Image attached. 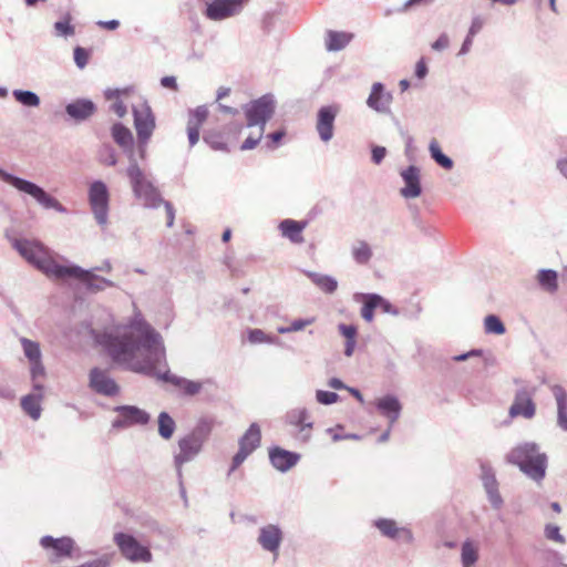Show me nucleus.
Here are the masks:
<instances>
[{
  "instance_id": "1",
  "label": "nucleus",
  "mask_w": 567,
  "mask_h": 567,
  "mask_svg": "<svg viewBox=\"0 0 567 567\" xmlns=\"http://www.w3.org/2000/svg\"><path fill=\"white\" fill-rule=\"evenodd\" d=\"M133 317L126 324L97 332L90 329L94 341L102 346L112 360L123 368L146 375H154L171 382L186 395H196L203 389V382L193 381L162 371L165 363V347L162 336L145 321L133 305Z\"/></svg>"
},
{
  "instance_id": "2",
  "label": "nucleus",
  "mask_w": 567,
  "mask_h": 567,
  "mask_svg": "<svg viewBox=\"0 0 567 567\" xmlns=\"http://www.w3.org/2000/svg\"><path fill=\"white\" fill-rule=\"evenodd\" d=\"M11 245L27 262L49 278L64 279L68 266L58 264L53 251L40 240L13 238Z\"/></svg>"
},
{
  "instance_id": "3",
  "label": "nucleus",
  "mask_w": 567,
  "mask_h": 567,
  "mask_svg": "<svg viewBox=\"0 0 567 567\" xmlns=\"http://www.w3.org/2000/svg\"><path fill=\"white\" fill-rule=\"evenodd\" d=\"M125 174L135 199L145 208H158L164 203L150 174L140 165L135 152L128 154Z\"/></svg>"
},
{
  "instance_id": "4",
  "label": "nucleus",
  "mask_w": 567,
  "mask_h": 567,
  "mask_svg": "<svg viewBox=\"0 0 567 567\" xmlns=\"http://www.w3.org/2000/svg\"><path fill=\"white\" fill-rule=\"evenodd\" d=\"M506 461L516 465L528 478L536 483L544 480L547 470V455L534 442H525L513 447Z\"/></svg>"
},
{
  "instance_id": "5",
  "label": "nucleus",
  "mask_w": 567,
  "mask_h": 567,
  "mask_svg": "<svg viewBox=\"0 0 567 567\" xmlns=\"http://www.w3.org/2000/svg\"><path fill=\"white\" fill-rule=\"evenodd\" d=\"M0 179L14 187L20 193L31 196L44 209H53L66 214L68 209L55 197L47 193L41 186L28 179L14 176L0 167Z\"/></svg>"
},
{
  "instance_id": "6",
  "label": "nucleus",
  "mask_w": 567,
  "mask_h": 567,
  "mask_svg": "<svg viewBox=\"0 0 567 567\" xmlns=\"http://www.w3.org/2000/svg\"><path fill=\"white\" fill-rule=\"evenodd\" d=\"M134 126L137 134V151L141 161L146 157L147 143L155 130V117L150 105L141 102L133 105Z\"/></svg>"
},
{
  "instance_id": "7",
  "label": "nucleus",
  "mask_w": 567,
  "mask_h": 567,
  "mask_svg": "<svg viewBox=\"0 0 567 567\" xmlns=\"http://www.w3.org/2000/svg\"><path fill=\"white\" fill-rule=\"evenodd\" d=\"M87 199L94 220L105 230L109 226L110 192L103 181H94L90 184Z\"/></svg>"
},
{
  "instance_id": "8",
  "label": "nucleus",
  "mask_w": 567,
  "mask_h": 567,
  "mask_svg": "<svg viewBox=\"0 0 567 567\" xmlns=\"http://www.w3.org/2000/svg\"><path fill=\"white\" fill-rule=\"evenodd\" d=\"M121 555L134 564H148L153 560V555L147 545L142 544L134 535L128 533H115L113 537Z\"/></svg>"
},
{
  "instance_id": "9",
  "label": "nucleus",
  "mask_w": 567,
  "mask_h": 567,
  "mask_svg": "<svg viewBox=\"0 0 567 567\" xmlns=\"http://www.w3.org/2000/svg\"><path fill=\"white\" fill-rule=\"evenodd\" d=\"M275 97L271 94L251 101L244 106L248 127H257L265 131L266 123L275 113Z\"/></svg>"
},
{
  "instance_id": "10",
  "label": "nucleus",
  "mask_w": 567,
  "mask_h": 567,
  "mask_svg": "<svg viewBox=\"0 0 567 567\" xmlns=\"http://www.w3.org/2000/svg\"><path fill=\"white\" fill-rule=\"evenodd\" d=\"M249 0H206L203 16L213 22H221L241 14Z\"/></svg>"
},
{
  "instance_id": "11",
  "label": "nucleus",
  "mask_w": 567,
  "mask_h": 567,
  "mask_svg": "<svg viewBox=\"0 0 567 567\" xmlns=\"http://www.w3.org/2000/svg\"><path fill=\"white\" fill-rule=\"evenodd\" d=\"M39 545L48 560L52 564H59L71 558L76 547L75 540L69 536L53 537L45 535L40 538Z\"/></svg>"
},
{
  "instance_id": "12",
  "label": "nucleus",
  "mask_w": 567,
  "mask_h": 567,
  "mask_svg": "<svg viewBox=\"0 0 567 567\" xmlns=\"http://www.w3.org/2000/svg\"><path fill=\"white\" fill-rule=\"evenodd\" d=\"M113 411L116 417L112 421V427L116 430L146 425L151 420V415L145 410L135 405H117Z\"/></svg>"
},
{
  "instance_id": "13",
  "label": "nucleus",
  "mask_w": 567,
  "mask_h": 567,
  "mask_svg": "<svg viewBox=\"0 0 567 567\" xmlns=\"http://www.w3.org/2000/svg\"><path fill=\"white\" fill-rule=\"evenodd\" d=\"M65 278H75L81 280L85 288L91 292H100L105 290L106 288H113L115 287V282L97 276L94 274L93 270L83 269L82 267L78 265H69L64 271V279Z\"/></svg>"
},
{
  "instance_id": "14",
  "label": "nucleus",
  "mask_w": 567,
  "mask_h": 567,
  "mask_svg": "<svg viewBox=\"0 0 567 567\" xmlns=\"http://www.w3.org/2000/svg\"><path fill=\"white\" fill-rule=\"evenodd\" d=\"M284 530L278 524H265L258 528L256 542L260 548L272 555L276 560L284 543Z\"/></svg>"
},
{
  "instance_id": "15",
  "label": "nucleus",
  "mask_w": 567,
  "mask_h": 567,
  "mask_svg": "<svg viewBox=\"0 0 567 567\" xmlns=\"http://www.w3.org/2000/svg\"><path fill=\"white\" fill-rule=\"evenodd\" d=\"M204 445V442L188 433L178 440L177 452L174 454V465L179 477H182L183 465L194 461L202 453Z\"/></svg>"
},
{
  "instance_id": "16",
  "label": "nucleus",
  "mask_w": 567,
  "mask_h": 567,
  "mask_svg": "<svg viewBox=\"0 0 567 567\" xmlns=\"http://www.w3.org/2000/svg\"><path fill=\"white\" fill-rule=\"evenodd\" d=\"M372 525L379 533L391 540L412 544L414 536L412 530L406 526H400L396 520L391 518L379 517L373 520Z\"/></svg>"
},
{
  "instance_id": "17",
  "label": "nucleus",
  "mask_w": 567,
  "mask_h": 567,
  "mask_svg": "<svg viewBox=\"0 0 567 567\" xmlns=\"http://www.w3.org/2000/svg\"><path fill=\"white\" fill-rule=\"evenodd\" d=\"M340 111L338 105H327L319 109L316 131L323 143H329L334 134V121Z\"/></svg>"
},
{
  "instance_id": "18",
  "label": "nucleus",
  "mask_w": 567,
  "mask_h": 567,
  "mask_svg": "<svg viewBox=\"0 0 567 567\" xmlns=\"http://www.w3.org/2000/svg\"><path fill=\"white\" fill-rule=\"evenodd\" d=\"M89 386L97 394L115 396L120 393V386L111 378L109 371L93 368L89 374Z\"/></svg>"
},
{
  "instance_id": "19",
  "label": "nucleus",
  "mask_w": 567,
  "mask_h": 567,
  "mask_svg": "<svg viewBox=\"0 0 567 567\" xmlns=\"http://www.w3.org/2000/svg\"><path fill=\"white\" fill-rule=\"evenodd\" d=\"M535 389L522 388L514 398L509 408V415L512 417L522 416L524 419H532L536 413V405L533 401Z\"/></svg>"
},
{
  "instance_id": "20",
  "label": "nucleus",
  "mask_w": 567,
  "mask_h": 567,
  "mask_svg": "<svg viewBox=\"0 0 567 567\" xmlns=\"http://www.w3.org/2000/svg\"><path fill=\"white\" fill-rule=\"evenodd\" d=\"M400 176L404 183V186L400 189V195L403 198L412 199L422 194L420 167L410 165L401 171Z\"/></svg>"
},
{
  "instance_id": "21",
  "label": "nucleus",
  "mask_w": 567,
  "mask_h": 567,
  "mask_svg": "<svg viewBox=\"0 0 567 567\" xmlns=\"http://www.w3.org/2000/svg\"><path fill=\"white\" fill-rule=\"evenodd\" d=\"M481 478L487 499L494 509L502 508L504 501L498 489V482L492 466L482 464Z\"/></svg>"
},
{
  "instance_id": "22",
  "label": "nucleus",
  "mask_w": 567,
  "mask_h": 567,
  "mask_svg": "<svg viewBox=\"0 0 567 567\" xmlns=\"http://www.w3.org/2000/svg\"><path fill=\"white\" fill-rule=\"evenodd\" d=\"M392 100V93L385 91L382 83L375 82L371 86V92L367 99V105L378 113L386 114L390 112Z\"/></svg>"
},
{
  "instance_id": "23",
  "label": "nucleus",
  "mask_w": 567,
  "mask_h": 567,
  "mask_svg": "<svg viewBox=\"0 0 567 567\" xmlns=\"http://www.w3.org/2000/svg\"><path fill=\"white\" fill-rule=\"evenodd\" d=\"M374 405L390 425H393L401 415L402 404L395 395L386 394L381 396L375 400Z\"/></svg>"
},
{
  "instance_id": "24",
  "label": "nucleus",
  "mask_w": 567,
  "mask_h": 567,
  "mask_svg": "<svg viewBox=\"0 0 567 567\" xmlns=\"http://www.w3.org/2000/svg\"><path fill=\"white\" fill-rule=\"evenodd\" d=\"M300 455L281 447H272L269 451V460L272 466L279 472H288L299 461Z\"/></svg>"
},
{
  "instance_id": "25",
  "label": "nucleus",
  "mask_w": 567,
  "mask_h": 567,
  "mask_svg": "<svg viewBox=\"0 0 567 567\" xmlns=\"http://www.w3.org/2000/svg\"><path fill=\"white\" fill-rule=\"evenodd\" d=\"M65 112L71 118L82 122L94 114L95 105L90 100L79 99L66 104Z\"/></svg>"
},
{
  "instance_id": "26",
  "label": "nucleus",
  "mask_w": 567,
  "mask_h": 567,
  "mask_svg": "<svg viewBox=\"0 0 567 567\" xmlns=\"http://www.w3.org/2000/svg\"><path fill=\"white\" fill-rule=\"evenodd\" d=\"M306 226V221H298L288 218L281 220L278 225V228L281 236L289 239L292 244H302L305 241L302 231Z\"/></svg>"
},
{
  "instance_id": "27",
  "label": "nucleus",
  "mask_w": 567,
  "mask_h": 567,
  "mask_svg": "<svg viewBox=\"0 0 567 567\" xmlns=\"http://www.w3.org/2000/svg\"><path fill=\"white\" fill-rule=\"evenodd\" d=\"M551 392L557 405V425L567 432V392L558 384L551 386Z\"/></svg>"
},
{
  "instance_id": "28",
  "label": "nucleus",
  "mask_w": 567,
  "mask_h": 567,
  "mask_svg": "<svg viewBox=\"0 0 567 567\" xmlns=\"http://www.w3.org/2000/svg\"><path fill=\"white\" fill-rule=\"evenodd\" d=\"M480 559V544L473 539H465L461 545V566L462 567H478Z\"/></svg>"
},
{
  "instance_id": "29",
  "label": "nucleus",
  "mask_w": 567,
  "mask_h": 567,
  "mask_svg": "<svg viewBox=\"0 0 567 567\" xmlns=\"http://www.w3.org/2000/svg\"><path fill=\"white\" fill-rule=\"evenodd\" d=\"M350 254L353 261L360 266L368 265L373 257L372 247L363 239H357L352 243Z\"/></svg>"
},
{
  "instance_id": "30",
  "label": "nucleus",
  "mask_w": 567,
  "mask_h": 567,
  "mask_svg": "<svg viewBox=\"0 0 567 567\" xmlns=\"http://www.w3.org/2000/svg\"><path fill=\"white\" fill-rule=\"evenodd\" d=\"M112 137L114 142L123 148L128 156L130 152L133 151V134L132 132L121 123H116L112 126Z\"/></svg>"
},
{
  "instance_id": "31",
  "label": "nucleus",
  "mask_w": 567,
  "mask_h": 567,
  "mask_svg": "<svg viewBox=\"0 0 567 567\" xmlns=\"http://www.w3.org/2000/svg\"><path fill=\"white\" fill-rule=\"evenodd\" d=\"M261 430L258 423H251L244 435L239 439V446L246 447L249 453H252L260 446Z\"/></svg>"
},
{
  "instance_id": "32",
  "label": "nucleus",
  "mask_w": 567,
  "mask_h": 567,
  "mask_svg": "<svg viewBox=\"0 0 567 567\" xmlns=\"http://www.w3.org/2000/svg\"><path fill=\"white\" fill-rule=\"evenodd\" d=\"M352 38L351 33L330 30L326 34V49L330 52L340 51L350 43Z\"/></svg>"
},
{
  "instance_id": "33",
  "label": "nucleus",
  "mask_w": 567,
  "mask_h": 567,
  "mask_svg": "<svg viewBox=\"0 0 567 567\" xmlns=\"http://www.w3.org/2000/svg\"><path fill=\"white\" fill-rule=\"evenodd\" d=\"M536 281L547 293H555L558 290V272L554 269H539L536 274Z\"/></svg>"
},
{
  "instance_id": "34",
  "label": "nucleus",
  "mask_w": 567,
  "mask_h": 567,
  "mask_svg": "<svg viewBox=\"0 0 567 567\" xmlns=\"http://www.w3.org/2000/svg\"><path fill=\"white\" fill-rule=\"evenodd\" d=\"M355 301L363 300L361 308V317L367 321L371 322L374 318V310L379 308L380 295L377 293H357L354 296Z\"/></svg>"
},
{
  "instance_id": "35",
  "label": "nucleus",
  "mask_w": 567,
  "mask_h": 567,
  "mask_svg": "<svg viewBox=\"0 0 567 567\" xmlns=\"http://www.w3.org/2000/svg\"><path fill=\"white\" fill-rule=\"evenodd\" d=\"M131 92L130 87L125 89H115V90H107L105 92V97L109 101H113L111 105V110L118 116L124 117L127 113L126 105L121 100V96H127Z\"/></svg>"
},
{
  "instance_id": "36",
  "label": "nucleus",
  "mask_w": 567,
  "mask_h": 567,
  "mask_svg": "<svg viewBox=\"0 0 567 567\" xmlns=\"http://www.w3.org/2000/svg\"><path fill=\"white\" fill-rule=\"evenodd\" d=\"M42 400L40 394H27L21 399V409L33 421H38L42 414Z\"/></svg>"
},
{
  "instance_id": "37",
  "label": "nucleus",
  "mask_w": 567,
  "mask_h": 567,
  "mask_svg": "<svg viewBox=\"0 0 567 567\" xmlns=\"http://www.w3.org/2000/svg\"><path fill=\"white\" fill-rule=\"evenodd\" d=\"M306 275L324 293L331 295L338 289V280L332 276L315 271H307Z\"/></svg>"
},
{
  "instance_id": "38",
  "label": "nucleus",
  "mask_w": 567,
  "mask_h": 567,
  "mask_svg": "<svg viewBox=\"0 0 567 567\" xmlns=\"http://www.w3.org/2000/svg\"><path fill=\"white\" fill-rule=\"evenodd\" d=\"M215 425V421L212 417L203 416L200 417L192 431L188 433L189 435L198 439L199 441L206 443Z\"/></svg>"
},
{
  "instance_id": "39",
  "label": "nucleus",
  "mask_w": 567,
  "mask_h": 567,
  "mask_svg": "<svg viewBox=\"0 0 567 567\" xmlns=\"http://www.w3.org/2000/svg\"><path fill=\"white\" fill-rule=\"evenodd\" d=\"M12 95L18 103L25 107L40 106L41 100L33 91L16 89L12 91Z\"/></svg>"
},
{
  "instance_id": "40",
  "label": "nucleus",
  "mask_w": 567,
  "mask_h": 567,
  "mask_svg": "<svg viewBox=\"0 0 567 567\" xmlns=\"http://www.w3.org/2000/svg\"><path fill=\"white\" fill-rule=\"evenodd\" d=\"M158 434L164 440H169L176 429V423L167 412H161L157 417Z\"/></svg>"
},
{
  "instance_id": "41",
  "label": "nucleus",
  "mask_w": 567,
  "mask_h": 567,
  "mask_svg": "<svg viewBox=\"0 0 567 567\" xmlns=\"http://www.w3.org/2000/svg\"><path fill=\"white\" fill-rule=\"evenodd\" d=\"M20 343L23 354L28 359L29 363L41 360L42 353L39 342L22 337L20 338Z\"/></svg>"
},
{
  "instance_id": "42",
  "label": "nucleus",
  "mask_w": 567,
  "mask_h": 567,
  "mask_svg": "<svg viewBox=\"0 0 567 567\" xmlns=\"http://www.w3.org/2000/svg\"><path fill=\"white\" fill-rule=\"evenodd\" d=\"M429 151H430L431 157L441 167H443L444 169L453 168V161L442 152L436 140H432L430 142Z\"/></svg>"
},
{
  "instance_id": "43",
  "label": "nucleus",
  "mask_w": 567,
  "mask_h": 567,
  "mask_svg": "<svg viewBox=\"0 0 567 567\" xmlns=\"http://www.w3.org/2000/svg\"><path fill=\"white\" fill-rule=\"evenodd\" d=\"M247 340L251 344H278V338L266 333L261 329H249L247 331Z\"/></svg>"
},
{
  "instance_id": "44",
  "label": "nucleus",
  "mask_w": 567,
  "mask_h": 567,
  "mask_svg": "<svg viewBox=\"0 0 567 567\" xmlns=\"http://www.w3.org/2000/svg\"><path fill=\"white\" fill-rule=\"evenodd\" d=\"M287 422L296 427L310 421V412L306 408H297L287 413Z\"/></svg>"
},
{
  "instance_id": "45",
  "label": "nucleus",
  "mask_w": 567,
  "mask_h": 567,
  "mask_svg": "<svg viewBox=\"0 0 567 567\" xmlns=\"http://www.w3.org/2000/svg\"><path fill=\"white\" fill-rule=\"evenodd\" d=\"M484 330L491 334H504L506 329L502 320L495 315H488L484 319Z\"/></svg>"
},
{
  "instance_id": "46",
  "label": "nucleus",
  "mask_w": 567,
  "mask_h": 567,
  "mask_svg": "<svg viewBox=\"0 0 567 567\" xmlns=\"http://www.w3.org/2000/svg\"><path fill=\"white\" fill-rule=\"evenodd\" d=\"M70 21V16H66L63 20L56 21L53 25L54 35L59 38L73 37L75 33V28L71 24Z\"/></svg>"
},
{
  "instance_id": "47",
  "label": "nucleus",
  "mask_w": 567,
  "mask_h": 567,
  "mask_svg": "<svg viewBox=\"0 0 567 567\" xmlns=\"http://www.w3.org/2000/svg\"><path fill=\"white\" fill-rule=\"evenodd\" d=\"M208 117V109L206 105H199L189 111L187 125L200 127Z\"/></svg>"
},
{
  "instance_id": "48",
  "label": "nucleus",
  "mask_w": 567,
  "mask_h": 567,
  "mask_svg": "<svg viewBox=\"0 0 567 567\" xmlns=\"http://www.w3.org/2000/svg\"><path fill=\"white\" fill-rule=\"evenodd\" d=\"M315 322V318H306V319H296L288 327H278V333L286 334L291 332H298L303 330L306 327L312 324Z\"/></svg>"
},
{
  "instance_id": "49",
  "label": "nucleus",
  "mask_w": 567,
  "mask_h": 567,
  "mask_svg": "<svg viewBox=\"0 0 567 567\" xmlns=\"http://www.w3.org/2000/svg\"><path fill=\"white\" fill-rule=\"evenodd\" d=\"M544 535L548 540H553L558 544H565L566 538L560 534V528L554 524H547L544 528Z\"/></svg>"
},
{
  "instance_id": "50",
  "label": "nucleus",
  "mask_w": 567,
  "mask_h": 567,
  "mask_svg": "<svg viewBox=\"0 0 567 567\" xmlns=\"http://www.w3.org/2000/svg\"><path fill=\"white\" fill-rule=\"evenodd\" d=\"M316 400L318 403L322 405H331L339 400V395L336 392L317 390L316 391Z\"/></svg>"
},
{
  "instance_id": "51",
  "label": "nucleus",
  "mask_w": 567,
  "mask_h": 567,
  "mask_svg": "<svg viewBox=\"0 0 567 567\" xmlns=\"http://www.w3.org/2000/svg\"><path fill=\"white\" fill-rule=\"evenodd\" d=\"M100 162L106 166H115L117 164L115 151L111 147H104L100 153Z\"/></svg>"
},
{
  "instance_id": "52",
  "label": "nucleus",
  "mask_w": 567,
  "mask_h": 567,
  "mask_svg": "<svg viewBox=\"0 0 567 567\" xmlns=\"http://www.w3.org/2000/svg\"><path fill=\"white\" fill-rule=\"evenodd\" d=\"M264 130H259L257 128V133L256 134H250L245 141L244 143L241 144L240 146V150L241 151H249V150H254L257 144L260 142L262 135H264Z\"/></svg>"
},
{
  "instance_id": "53",
  "label": "nucleus",
  "mask_w": 567,
  "mask_h": 567,
  "mask_svg": "<svg viewBox=\"0 0 567 567\" xmlns=\"http://www.w3.org/2000/svg\"><path fill=\"white\" fill-rule=\"evenodd\" d=\"M74 62L79 69H84L89 62L87 51L81 47H76L74 49Z\"/></svg>"
},
{
  "instance_id": "54",
  "label": "nucleus",
  "mask_w": 567,
  "mask_h": 567,
  "mask_svg": "<svg viewBox=\"0 0 567 567\" xmlns=\"http://www.w3.org/2000/svg\"><path fill=\"white\" fill-rule=\"evenodd\" d=\"M251 453H249V451L246 450V447L241 449L239 446L237 453L234 455L233 457V461H231V466H230V470H229V473H231L233 471H235L238 466H240L245 460L250 455Z\"/></svg>"
},
{
  "instance_id": "55",
  "label": "nucleus",
  "mask_w": 567,
  "mask_h": 567,
  "mask_svg": "<svg viewBox=\"0 0 567 567\" xmlns=\"http://www.w3.org/2000/svg\"><path fill=\"white\" fill-rule=\"evenodd\" d=\"M284 136L285 131H277L268 134L266 136V147L269 150H275Z\"/></svg>"
},
{
  "instance_id": "56",
  "label": "nucleus",
  "mask_w": 567,
  "mask_h": 567,
  "mask_svg": "<svg viewBox=\"0 0 567 567\" xmlns=\"http://www.w3.org/2000/svg\"><path fill=\"white\" fill-rule=\"evenodd\" d=\"M338 330H339L340 334L346 338V340H355L357 332H358L355 326L340 323L338 326Z\"/></svg>"
},
{
  "instance_id": "57",
  "label": "nucleus",
  "mask_w": 567,
  "mask_h": 567,
  "mask_svg": "<svg viewBox=\"0 0 567 567\" xmlns=\"http://www.w3.org/2000/svg\"><path fill=\"white\" fill-rule=\"evenodd\" d=\"M312 427H313L312 422H308L307 424H302V425L298 426L299 432H298L297 439L303 443L308 442L311 439Z\"/></svg>"
},
{
  "instance_id": "58",
  "label": "nucleus",
  "mask_w": 567,
  "mask_h": 567,
  "mask_svg": "<svg viewBox=\"0 0 567 567\" xmlns=\"http://www.w3.org/2000/svg\"><path fill=\"white\" fill-rule=\"evenodd\" d=\"M386 155V148L383 146H373L371 150V159L375 165H380Z\"/></svg>"
},
{
  "instance_id": "59",
  "label": "nucleus",
  "mask_w": 567,
  "mask_h": 567,
  "mask_svg": "<svg viewBox=\"0 0 567 567\" xmlns=\"http://www.w3.org/2000/svg\"><path fill=\"white\" fill-rule=\"evenodd\" d=\"M44 372L45 370L41 360L30 363V374L33 381H37L39 377H43Z\"/></svg>"
},
{
  "instance_id": "60",
  "label": "nucleus",
  "mask_w": 567,
  "mask_h": 567,
  "mask_svg": "<svg viewBox=\"0 0 567 567\" xmlns=\"http://www.w3.org/2000/svg\"><path fill=\"white\" fill-rule=\"evenodd\" d=\"M450 45V38L446 33H442L435 42L432 43V49L435 51H443Z\"/></svg>"
},
{
  "instance_id": "61",
  "label": "nucleus",
  "mask_w": 567,
  "mask_h": 567,
  "mask_svg": "<svg viewBox=\"0 0 567 567\" xmlns=\"http://www.w3.org/2000/svg\"><path fill=\"white\" fill-rule=\"evenodd\" d=\"M483 25H484L483 18L480 16L474 17L472 19L471 27L468 29L467 34L475 37L482 30Z\"/></svg>"
},
{
  "instance_id": "62",
  "label": "nucleus",
  "mask_w": 567,
  "mask_h": 567,
  "mask_svg": "<svg viewBox=\"0 0 567 567\" xmlns=\"http://www.w3.org/2000/svg\"><path fill=\"white\" fill-rule=\"evenodd\" d=\"M379 308L384 312L392 316H399V310L391 305L388 300L380 296Z\"/></svg>"
},
{
  "instance_id": "63",
  "label": "nucleus",
  "mask_w": 567,
  "mask_h": 567,
  "mask_svg": "<svg viewBox=\"0 0 567 567\" xmlns=\"http://www.w3.org/2000/svg\"><path fill=\"white\" fill-rule=\"evenodd\" d=\"M204 141L210 145L212 148L216 151H223L226 148L225 143L218 141L213 134H207L204 136Z\"/></svg>"
},
{
  "instance_id": "64",
  "label": "nucleus",
  "mask_w": 567,
  "mask_h": 567,
  "mask_svg": "<svg viewBox=\"0 0 567 567\" xmlns=\"http://www.w3.org/2000/svg\"><path fill=\"white\" fill-rule=\"evenodd\" d=\"M199 130L200 127L187 125V135L190 147L199 141Z\"/></svg>"
}]
</instances>
